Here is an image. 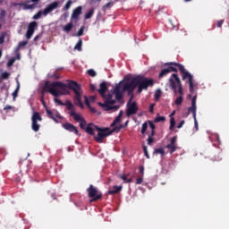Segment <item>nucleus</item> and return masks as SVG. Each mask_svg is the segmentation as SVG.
<instances>
[{
    "label": "nucleus",
    "instance_id": "nucleus-1",
    "mask_svg": "<svg viewBox=\"0 0 229 229\" xmlns=\"http://www.w3.org/2000/svg\"><path fill=\"white\" fill-rule=\"evenodd\" d=\"M72 90L75 94L73 97V103L76 106H80V108H84L83 102H81V95L83 91H81V86L78 84V82L74 81H68V83H64L62 81H46L42 87L41 90V103L46 106V101H44V95L46 93H49L55 98H58L60 96L70 95L69 90Z\"/></svg>",
    "mask_w": 229,
    "mask_h": 229
},
{
    "label": "nucleus",
    "instance_id": "nucleus-2",
    "mask_svg": "<svg viewBox=\"0 0 229 229\" xmlns=\"http://www.w3.org/2000/svg\"><path fill=\"white\" fill-rule=\"evenodd\" d=\"M123 91L128 90V94H133V91L138 87V94H140L142 90H148L149 87L155 85V80L152 78H148L142 75H138L135 77L125 76L123 78Z\"/></svg>",
    "mask_w": 229,
    "mask_h": 229
},
{
    "label": "nucleus",
    "instance_id": "nucleus-3",
    "mask_svg": "<svg viewBox=\"0 0 229 229\" xmlns=\"http://www.w3.org/2000/svg\"><path fill=\"white\" fill-rule=\"evenodd\" d=\"M165 67L168 68L169 72H178L180 71L183 81L188 80L189 90L191 94L194 92V77L185 69V66L180 63L169 62L165 63Z\"/></svg>",
    "mask_w": 229,
    "mask_h": 229
},
{
    "label": "nucleus",
    "instance_id": "nucleus-4",
    "mask_svg": "<svg viewBox=\"0 0 229 229\" xmlns=\"http://www.w3.org/2000/svg\"><path fill=\"white\" fill-rule=\"evenodd\" d=\"M169 87L171 90H173L174 96H179L175 101L174 104L177 106H180L182 103H183V86L182 85V81L180 80V77L177 73H173L171 77L168 80Z\"/></svg>",
    "mask_w": 229,
    "mask_h": 229
},
{
    "label": "nucleus",
    "instance_id": "nucleus-5",
    "mask_svg": "<svg viewBox=\"0 0 229 229\" xmlns=\"http://www.w3.org/2000/svg\"><path fill=\"white\" fill-rule=\"evenodd\" d=\"M123 124H120L119 126L114 127L112 130L110 128H101V127H95L97 131H98V135L94 137V140L98 142V144H103V140L106 137H108V135H112L113 133H119L121 130H123Z\"/></svg>",
    "mask_w": 229,
    "mask_h": 229
},
{
    "label": "nucleus",
    "instance_id": "nucleus-6",
    "mask_svg": "<svg viewBox=\"0 0 229 229\" xmlns=\"http://www.w3.org/2000/svg\"><path fill=\"white\" fill-rule=\"evenodd\" d=\"M114 96L112 94L106 95L104 99L105 102L101 103L98 102V106H101V108H104L106 112H110V110H113L114 112H117V110L120 108L119 106H114L115 105V99H112Z\"/></svg>",
    "mask_w": 229,
    "mask_h": 229
},
{
    "label": "nucleus",
    "instance_id": "nucleus-7",
    "mask_svg": "<svg viewBox=\"0 0 229 229\" xmlns=\"http://www.w3.org/2000/svg\"><path fill=\"white\" fill-rule=\"evenodd\" d=\"M87 192L89 198H92V199L90 200L91 202L98 201L101 199V198H103V193L98 191V188L94 187V185L92 184H90L89 187L87 189Z\"/></svg>",
    "mask_w": 229,
    "mask_h": 229
},
{
    "label": "nucleus",
    "instance_id": "nucleus-8",
    "mask_svg": "<svg viewBox=\"0 0 229 229\" xmlns=\"http://www.w3.org/2000/svg\"><path fill=\"white\" fill-rule=\"evenodd\" d=\"M196 99H198V95H194L192 99H191V106H190L188 108V114H192L193 115V119H194V126H195V130L196 131H198V130H199V127L198 125V119L196 118V110H197V107H196Z\"/></svg>",
    "mask_w": 229,
    "mask_h": 229
},
{
    "label": "nucleus",
    "instance_id": "nucleus-9",
    "mask_svg": "<svg viewBox=\"0 0 229 229\" xmlns=\"http://www.w3.org/2000/svg\"><path fill=\"white\" fill-rule=\"evenodd\" d=\"M31 128L33 131H38L40 130V124H38V121H42V116H40V113L34 112L31 117Z\"/></svg>",
    "mask_w": 229,
    "mask_h": 229
},
{
    "label": "nucleus",
    "instance_id": "nucleus-10",
    "mask_svg": "<svg viewBox=\"0 0 229 229\" xmlns=\"http://www.w3.org/2000/svg\"><path fill=\"white\" fill-rule=\"evenodd\" d=\"M123 85L124 83L121 84H116L114 89L113 94L115 96L116 101H121L123 99L124 92H128V90L123 89Z\"/></svg>",
    "mask_w": 229,
    "mask_h": 229
},
{
    "label": "nucleus",
    "instance_id": "nucleus-11",
    "mask_svg": "<svg viewBox=\"0 0 229 229\" xmlns=\"http://www.w3.org/2000/svg\"><path fill=\"white\" fill-rule=\"evenodd\" d=\"M60 6L59 1H55L48 4L44 10H43V15L46 17L48 15V13H51L54 10H56Z\"/></svg>",
    "mask_w": 229,
    "mask_h": 229
},
{
    "label": "nucleus",
    "instance_id": "nucleus-12",
    "mask_svg": "<svg viewBox=\"0 0 229 229\" xmlns=\"http://www.w3.org/2000/svg\"><path fill=\"white\" fill-rule=\"evenodd\" d=\"M38 26V23L37 21H31L29 26L26 32V37L28 39L31 38L33 37V33H35L36 28Z\"/></svg>",
    "mask_w": 229,
    "mask_h": 229
},
{
    "label": "nucleus",
    "instance_id": "nucleus-13",
    "mask_svg": "<svg viewBox=\"0 0 229 229\" xmlns=\"http://www.w3.org/2000/svg\"><path fill=\"white\" fill-rule=\"evenodd\" d=\"M55 103H57L60 106H66L67 110H74V105L71 100H66L65 103L62 102V100L58 98H54Z\"/></svg>",
    "mask_w": 229,
    "mask_h": 229
},
{
    "label": "nucleus",
    "instance_id": "nucleus-14",
    "mask_svg": "<svg viewBox=\"0 0 229 229\" xmlns=\"http://www.w3.org/2000/svg\"><path fill=\"white\" fill-rule=\"evenodd\" d=\"M63 128L66 130L67 131H70L71 133H75V135H80V131H78V128L74 126L72 123H63Z\"/></svg>",
    "mask_w": 229,
    "mask_h": 229
},
{
    "label": "nucleus",
    "instance_id": "nucleus-15",
    "mask_svg": "<svg viewBox=\"0 0 229 229\" xmlns=\"http://www.w3.org/2000/svg\"><path fill=\"white\" fill-rule=\"evenodd\" d=\"M139 112V106H137V103L132 102L129 107L127 108V116L130 117V115H134V114H137Z\"/></svg>",
    "mask_w": 229,
    "mask_h": 229
},
{
    "label": "nucleus",
    "instance_id": "nucleus-16",
    "mask_svg": "<svg viewBox=\"0 0 229 229\" xmlns=\"http://www.w3.org/2000/svg\"><path fill=\"white\" fill-rule=\"evenodd\" d=\"M81 6H78L75 8L72 13V21H75V22H78V20L80 19V15H81Z\"/></svg>",
    "mask_w": 229,
    "mask_h": 229
},
{
    "label": "nucleus",
    "instance_id": "nucleus-17",
    "mask_svg": "<svg viewBox=\"0 0 229 229\" xmlns=\"http://www.w3.org/2000/svg\"><path fill=\"white\" fill-rule=\"evenodd\" d=\"M96 127H98L97 125H95L94 123H89L86 128L84 129V131H86V133H88L89 135H95L94 131L96 130Z\"/></svg>",
    "mask_w": 229,
    "mask_h": 229
},
{
    "label": "nucleus",
    "instance_id": "nucleus-18",
    "mask_svg": "<svg viewBox=\"0 0 229 229\" xmlns=\"http://www.w3.org/2000/svg\"><path fill=\"white\" fill-rule=\"evenodd\" d=\"M99 89L98 90V92H99L100 96H102L103 98H105L106 94V90H108V87L106 86V82H102L99 85Z\"/></svg>",
    "mask_w": 229,
    "mask_h": 229
},
{
    "label": "nucleus",
    "instance_id": "nucleus-19",
    "mask_svg": "<svg viewBox=\"0 0 229 229\" xmlns=\"http://www.w3.org/2000/svg\"><path fill=\"white\" fill-rule=\"evenodd\" d=\"M70 115L71 117H73L74 121H76V123H81V121H83V117H81V114L75 113L74 109L70 110Z\"/></svg>",
    "mask_w": 229,
    "mask_h": 229
},
{
    "label": "nucleus",
    "instance_id": "nucleus-20",
    "mask_svg": "<svg viewBox=\"0 0 229 229\" xmlns=\"http://www.w3.org/2000/svg\"><path fill=\"white\" fill-rule=\"evenodd\" d=\"M123 191V186H117L114 185L113 187V190H109L107 191V194H109L110 196L114 195V194H119V192H121Z\"/></svg>",
    "mask_w": 229,
    "mask_h": 229
},
{
    "label": "nucleus",
    "instance_id": "nucleus-21",
    "mask_svg": "<svg viewBox=\"0 0 229 229\" xmlns=\"http://www.w3.org/2000/svg\"><path fill=\"white\" fill-rule=\"evenodd\" d=\"M123 117V110L120 111L119 114L115 117L114 122L111 123L112 128H115L117 123H121V118Z\"/></svg>",
    "mask_w": 229,
    "mask_h": 229
},
{
    "label": "nucleus",
    "instance_id": "nucleus-22",
    "mask_svg": "<svg viewBox=\"0 0 229 229\" xmlns=\"http://www.w3.org/2000/svg\"><path fill=\"white\" fill-rule=\"evenodd\" d=\"M72 28H74L72 22L67 23L64 26L63 31H64V33H70L72 30Z\"/></svg>",
    "mask_w": 229,
    "mask_h": 229
},
{
    "label": "nucleus",
    "instance_id": "nucleus-23",
    "mask_svg": "<svg viewBox=\"0 0 229 229\" xmlns=\"http://www.w3.org/2000/svg\"><path fill=\"white\" fill-rule=\"evenodd\" d=\"M84 99H85V105L86 106H88V108H89V110L92 112V114H96V108L90 106V102L89 101V98H87V96H84Z\"/></svg>",
    "mask_w": 229,
    "mask_h": 229
},
{
    "label": "nucleus",
    "instance_id": "nucleus-24",
    "mask_svg": "<svg viewBox=\"0 0 229 229\" xmlns=\"http://www.w3.org/2000/svg\"><path fill=\"white\" fill-rule=\"evenodd\" d=\"M166 149H169L170 155H173L176 149H178V147L176 145H166Z\"/></svg>",
    "mask_w": 229,
    "mask_h": 229
},
{
    "label": "nucleus",
    "instance_id": "nucleus-25",
    "mask_svg": "<svg viewBox=\"0 0 229 229\" xmlns=\"http://www.w3.org/2000/svg\"><path fill=\"white\" fill-rule=\"evenodd\" d=\"M170 72H169V69L166 67L165 69H163L160 72H159V75H158V78H164V76H167V74H169Z\"/></svg>",
    "mask_w": 229,
    "mask_h": 229
},
{
    "label": "nucleus",
    "instance_id": "nucleus-26",
    "mask_svg": "<svg viewBox=\"0 0 229 229\" xmlns=\"http://www.w3.org/2000/svg\"><path fill=\"white\" fill-rule=\"evenodd\" d=\"M120 178L124 182V183H131L133 182L132 178L128 179V175L125 174L121 175Z\"/></svg>",
    "mask_w": 229,
    "mask_h": 229
},
{
    "label": "nucleus",
    "instance_id": "nucleus-27",
    "mask_svg": "<svg viewBox=\"0 0 229 229\" xmlns=\"http://www.w3.org/2000/svg\"><path fill=\"white\" fill-rule=\"evenodd\" d=\"M21 89V84L18 82L17 87L15 89V90L13 92L12 96L13 98L15 100V98H17V96H19V90Z\"/></svg>",
    "mask_w": 229,
    "mask_h": 229
},
{
    "label": "nucleus",
    "instance_id": "nucleus-28",
    "mask_svg": "<svg viewBox=\"0 0 229 229\" xmlns=\"http://www.w3.org/2000/svg\"><path fill=\"white\" fill-rule=\"evenodd\" d=\"M153 137H155V134H154V132L152 131V132L150 133V135L148 136V140H147V142H148V146H151V144H153V142H155V139H154Z\"/></svg>",
    "mask_w": 229,
    "mask_h": 229
},
{
    "label": "nucleus",
    "instance_id": "nucleus-29",
    "mask_svg": "<svg viewBox=\"0 0 229 229\" xmlns=\"http://www.w3.org/2000/svg\"><path fill=\"white\" fill-rule=\"evenodd\" d=\"M47 114L50 117V119H53V121H55V123H58V120H56V116H55V114L53 113V111L47 109Z\"/></svg>",
    "mask_w": 229,
    "mask_h": 229
},
{
    "label": "nucleus",
    "instance_id": "nucleus-30",
    "mask_svg": "<svg viewBox=\"0 0 229 229\" xmlns=\"http://www.w3.org/2000/svg\"><path fill=\"white\" fill-rule=\"evenodd\" d=\"M21 6H23V10H33V9H35V4H21Z\"/></svg>",
    "mask_w": 229,
    "mask_h": 229
},
{
    "label": "nucleus",
    "instance_id": "nucleus-31",
    "mask_svg": "<svg viewBox=\"0 0 229 229\" xmlns=\"http://www.w3.org/2000/svg\"><path fill=\"white\" fill-rule=\"evenodd\" d=\"M81 46H83V40L79 39V41L74 47V49H76L77 51H81Z\"/></svg>",
    "mask_w": 229,
    "mask_h": 229
},
{
    "label": "nucleus",
    "instance_id": "nucleus-32",
    "mask_svg": "<svg viewBox=\"0 0 229 229\" xmlns=\"http://www.w3.org/2000/svg\"><path fill=\"white\" fill-rule=\"evenodd\" d=\"M154 153H156V155H161V157H164V155H165V150H164V148H156Z\"/></svg>",
    "mask_w": 229,
    "mask_h": 229
},
{
    "label": "nucleus",
    "instance_id": "nucleus-33",
    "mask_svg": "<svg viewBox=\"0 0 229 229\" xmlns=\"http://www.w3.org/2000/svg\"><path fill=\"white\" fill-rule=\"evenodd\" d=\"M94 15V8L90 9L86 14H85V20H89Z\"/></svg>",
    "mask_w": 229,
    "mask_h": 229
},
{
    "label": "nucleus",
    "instance_id": "nucleus-34",
    "mask_svg": "<svg viewBox=\"0 0 229 229\" xmlns=\"http://www.w3.org/2000/svg\"><path fill=\"white\" fill-rule=\"evenodd\" d=\"M42 15H44V11H38L32 19H34V21H38V19H40V17H42Z\"/></svg>",
    "mask_w": 229,
    "mask_h": 229
},
{
    "label": "nucleus",
    "instance_id": "nucleus-35",
    "mask_svg": "<svg viewBox=\"0 0 229 229\" xmlns=\"http://www.w3.org/2000/svg\"><path fill=\"white\" fill-rule=\"evenodd\" d=\"M26 46H28V41L20 42L16 47V52L19 51V49H21V47H24Z\"/></svg>",
    "mask_w": 229,
    "mask_h": 229
},
{
    "label": "nucleus",
    "instance_id": "nucleus-36",
    "mask_svg": "<svg viewBox=\"0 0 229 229\" xmlns=\"http://www.w3.org/2000/svg\"><path fill=\"white\" fill-rule=\"evenodd\" d=\"M87 73L89 74V76H91V78H96V76H98V73L93 69L88 70Z\"/></svg>",
    "mask_w": 229,
    "mask_h": 229
},
{
    "label": "nucleus",
    "instance_id": "nucleus-37",
    "mask_svg": "<svg viewBox=\"0 0 229 229\" xmlns=\"http://www.w3.org/2000/svg\"><path fill=\"white\" fill-rule=\"evenodd\" d=\"M164 122H165V118L160 115H157L154 120V123H164Z\"/></svg>",
    "mask_w": 229,
    "mask_h": 229
},
{
    "label": "nucleus",
    "instance_id": "nucleus-38",
    "mask_svg": "<svg viewBox=\"0 0 229 229\" xmlns=\"http://www.w3.org/2000/svg\"><path fill=\"white\" fill-rule=\"evenodd\" d=\"M147 131H148V122H145L141 125V134L144 135V133H146Z\"/></svg>",
    "mask_w": 229,
    "mask_h": 229
},
{
    "label": "nucleus",
    "instance_id": "nucleus-39",
    "mask_svg": "<svg viewBox=\"0 0 229 229\" xmlns=\"http://www.w3.org/2000/svg\"><path fill=\"white\" fill-rule=\"evenodd\" d=\"M80 123V128L85 130L87 128V121L85 119L81 120Z\"/></svg>",
    "mask_w": 229,
    "mask_h": 229
},
{
    "label": "nucleus",
    "instance_id": "nucleus-40",
    "mask_svg": "<svg viewBox=\"0 0 229 229\" xmlns=\"http://www.w3.org/2000/svg\"><path fill=\"white\" fill-rule=\"evenodd\" d=\"M72 4V0H68L64 7V10L65 12H67V10H69V8H71Z\"/></svg>",
    "mask_w": 229,
    "mask_h": 229
},
{
    "label": "nucleus",
    "instance_id": "nucleus-41",
    "mask_svg": "<svg viewBox=\"0 0 229 229\" xmlns=\"http://www.w3.org/2000/svg\"><path fill=\"white\" fill-rule=\"evenodd\" d=\"M148 124H149V128L151 129V133L154 132L155 134V130L157 128V125H155V123H153V122L151 121H148Z\"/></svg>",
    "mask_w": 229,
    "mask_h": 229
},
{
    "label": "nucleus",
    "instance_id": "nucleus-42",
    "mask_svg": "<svg viewBox=\"0 0 229 229\" xmlns=\"http://www.w3.org/2000/svg\"><path fill=\"white\" fill-rule=\"evenodd\" d=\"M176 125V121L174 118L170 119V130L173 131L174 130V126Z\"/></svg>",
    "mask_w": 229,
    "mask_h": 229
},
{
    "label": "nucleus",
    "instance_id": "nucleus-43",
    "mask_svg": "<svg viewBox=\"0 0 229 229\" xmlns=\"http://www.w3.org/2000/svg\"><path fill=\"white\" fill-rule=\"evenodd\" d=\"M85 31V26H81L77 32V37H83V32Z\"/></svg>",
    "mask_w": 229,
    "mask_h": 229
},
{
    "label": "nucleus",
    "instance_id": "nucleus-44",
    "mask_svg": "<svg viewBox=\"0 0 229 229\" xmlns=\"http://www.w3.org/2000/svg\"><path fill=\"white\" fill-rule=\"evenodd\" d=\"M160 96H162V91L160 89H157L155 93L156 101H158L160 99Z\"/></svg>",
    "mask_w": 229,
    "mask_h": 229
},
{
    "label": "nucleus",
    "instance_id": "nucleus-45",
    "mask_svg": "<svg viewBox=\"0 0 229 229\" xmlns=\"http://www.w3.org/2000/svg\"><path fill=\"white\" fill-rule=\"evenodd\" d=\"M5 15H6V12L4 10H2L0 13V22H4Z\"/></svg>",
    "mask_w": 229,
    "mask_h": 229
},
{
    "label": "nucleus",
    "instance_id": "nucleus-46",
    "mask_svg": "<svg viewBox=\"0 0 229 229\" xmlns=\"http://www.w3.org/2000/svg\"><path fill=\"white\" fill-rule=\"evenodd\" d=\"M17 60V58H11L9 59V61L7 62V67H12V65H13V64H15V61Z\"/></svg>",
    "mask_w": 229,
    "mask_h": 229
},
{
    "label": "nucleus",
    "instance_id": "nucleus-47",
    "mask_svg": "<svg viewBox=\"0 0 229 229\" xmlns=\"http://www.w3.org/2000/svg\"><path fill=\"white\" fill-rule=\"evenodd\" d=\"M177 139H178V137H176V136L172 137L170 140V143L168 145L176 146Z\"/></svg>",
    "mask_w": 229,
    "mask_h": 229
},
{
    "label": "nucleus",
    "instance_id": "nucleus-48",
    "mask_svg": "<svg viewBox=\"0 0 229 229\" xmlns=\"http://www.w3.org/2000/svg\"><path fill=\"white\" fill-rule=\"evenodd\" d=\"M1 77L3 78V80H8V78H10V73L8 72H4Z\"/></svg>",
    "mask_w": 229,
    "mask_h": 229
},
{
    "label": "nucleus",
    "instance_id": "nucleus-49",
    "mask_svg": "<svg viewBox=\"0 0 229 229\" xmlns=\"http://www.w3.org/2000/svg\"><path fill=\"white\" fill-rule=\"evenodd\" d=\"M50 78H53V80H60V75L56 72H54L50 75Z\"/></svg>",
    "mask_w": 229,
    "mask_h": 229
},
{
    "label": "nucleus",
    "instance_id": "nucleus-50",
    "mask_svg": "<svg viewBox=\"0 0 229 229\" xmlns=\"http://www.w3.org/2000/svg\"><path fill=\"white\" fill-rule=\"evenodd\" d=\"M143 151H144L145 157H147V158H149V154L148 153V147L143 146Z\"/></svg>",
    "mask_w": 229,
    "mask_h": 229
},
{
    "label": "nucleus",
    "instance_id": "nucleus-51",
    "mask_svg": "<svg viewBox=\"0 0 229 229\" xmlns=\"http://www.w3.org/2000/svg\"><path fill=\"white\" fill-rule=\"evenodd\" d=\"M142 182H144V179L142 177H139L136 180V185H140L142 183Z\"/></svg>",
    "mask_w": 229,
    "mask_h": 229
},
{
    "label": "nucleus",
    "instance_id": "nucleus-52",
    "mask_svg": "<svg viewBox=\"0 0 229 229\" xmlns=\"http://www.w3.org/2000/svg\"><path fill=\"white\" fill-rule=\"evenodd\" d=\"M224 23H225V20H219L216 23L217 28H222Z\"/></svg>",
    "mask_w": 229,
    "mask_h": 229
},
{
    "label": "nucleus",
    "instance_id": "nucleus-53",
    "mask_svg": "<svg viewBox=\"0 0 229 229\" xmlns=\"http://www.w3.org/2000/svg\"><path fill=\"white\" fill-rule=\"evenodd\" d=\"M140 174H144V165L139 167Z\"/></svg>",
    "mask_w": 229,
    "mask_h": 229
},
{
    "label": "nucleus",
    "instance_id": "nucleus-54",
    "mask_svg": "<svg viewBox=\"0 0 229 229\" xmlns=\"http://www.w3.org/2000/svg\"><path fill=\"white\" fill-rule=\"evenodd\" d=\"M183 124H185V121H181L180 123H179V124L177 125V128L178 129H180V128H182V126H183Z\"/></svg>",
    "mask_w": 229,
    "mask_h": 229
},
{
    "label": "nucleus",
    "instance_id": "nucleus-55",
    "mask_svg": "<svg viewBox=\"0 0 229 229\" xmlns=\"http://www.w3.org/2000/svg\"><path fill=\"white\" fill-rule=\"evenodd\" d=\"M89 89H90L91 92H94V90H96V86L94 84H90Z\"/></svg>",
    "mask_w": 229,
    "mask_h": 229
},
{
    "label": "nucleus",
    "instance_id": "nucleus-56",
    "mask_svg": "<svg viewBox=\"0 0 229 229\" xmlns=\"http://www.w3.org/2000/svg\"><path fill=\"white\" fill-rule=\"evenodd\" d=\"M89 101H91V103H94V101H96V96L89 97Z\"/></svg>",
    "mask_w": 229,
    "mask_h": 229
},
{
    "label": "nucleus",
    "instance_id": "nucleus-57",
    "mask_svg": "<svg viewBox=\"0 0 229 229\" xmlns=\"http://www.w3.org/2000/svg\"><path fill=\"white\" fill-rule=\"evenodd\" d=\"M4 44V36L0 37V45Z\"/></svg>",
    "mask_w": 229,
    "mask_h": 229
},
{
    "label": "nucleus",
    "instance_id": "nucleus-58",
    "mask_svg": "<svg viewBox=\"0 0 229 229\" xmlns=\"http://www.w3.org/2000/svg\"><path fill=\"white\" fill-rule=\"evenodd\" d=\"M154 107H155V105H150V106H149L150 114H153Z\"/></svg>",
    "mask_w": 229,
    "mask_h": 229
},
{
    "label": "nucleus",
    "instance_id": "nucleus-59",
    "mask_svg": "<svg viewBox=\"0 0 229 229\" xmlns=\"http://www.w3.org/2000/svg\"><path fill=\"white\" fill-rule=\"evenodd\" d=\"M112 4V2H108L104 5V8H110V5Z\"/></svg>",
    "mask_w": 229,
    "mask_h": 229
},
{
    "label": "nucleus",
    "instance_id": "nucleus-60",
    "mask_svg": "<svg viewBox=\"0 0 229 229\" xmlns=\"http://www.w3.org/2000/svg\"><path fill=\"white\" fill-rule=\"evenodd\" d=\"M225 4H226V5L228 6V8H229V0H225ZM227 19H229V9H228Z\"/></svg>",
    "mask_w": 229,
    "mask_h": 229
},
{
    "label": "nucleus",
    "instance_id": "nucleus-61",
    "mask_svg": "<svg viewBox=\"0 0 229 229\" xmlns=\"http://www.w3.org/2000/svg\"><path fill=\"white\" fill-rule=\"evenodd\" d=\"M13 58H16V60H21V54L17 53L16 57H13Z\"/></svg>",
    "mask_w": 229,
    "mask_h": 229
},
{
    "label": "nucleus",
    "instance_id": "nucleus-62",
    "mask_svg": "<svg viewBox=\"0 0 229 229\" xmlns=\"http://www.w3.org/2000/svg\"><path fill=\"white\" fill-rule=\"evenodd\" d=\"M4 110H12V106H6Z\"/></svg>",
    "mask_w": 229,
    "mask_h": 229
},
{
    "label": "nucleus",
    "instance_id": "nucleus-63",
    "mask_svg": "<svg viewBox=\"0 0 229 229\" xmlns=\"http://www.w3.org/2000/svg\"><path fill=\"white\" fill-rule=\"evenodd\" d=\"M55 117H58L59 119H62V116H60V113H57V114L55 115Z\"/></svg>",
    "mask_w": 229,
    "mask_h": 229
},
{
    "label": "nucleus",
    "instance_id": "nucleus-64",
    "mask_svg": "<svg viewBox=\"0 0 229 229\" xmlns=\"http://www.w3.org/2000/svg\"><path fill=\"white\" fill-rule=\"evenodd\" d=\"M38 37H39V36H36V37L34 38V41L38 40Z\"/></svg>",
    "mask_w": 229,
    "mask_h": 229
}]
</instances>
